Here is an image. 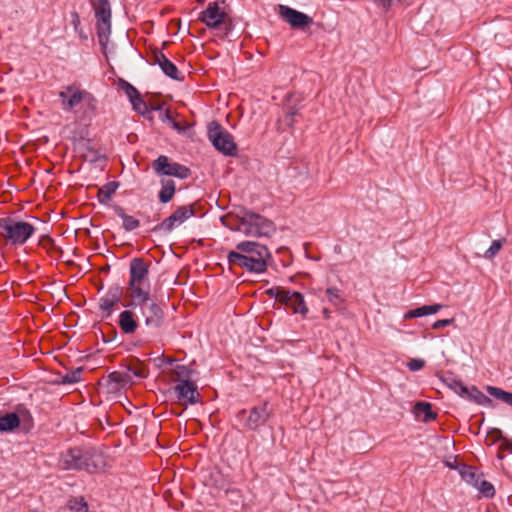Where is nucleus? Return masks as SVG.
Returning <instances> with one entry per match:
<instances>
[{"label":"nucleus","mask_w":512,"mask_h":512,"mask_svg":"<svg viewBox=\"0 0 512 512\" xmlns=\"http://www.w3.org/2000/svg\"><path fill=\"white\" fill-rule=\"evenodd\" d=\"M270 252L265 245L254 241H242L237 244L235 251L227 255L230 266L246 269L253 273H262L267 269Z\"/></svg>","instance_id":"f257e3e1"},{"label":"nucleus","mask_w":512,"mask_h":512,"mask_svg":"<svg viewBox=\"0 0 512 512\" xmlns=\"http://www.w3.org/2000/svg\"><path fill=\"white\" fill-rule=\"evenodd\" d=\"M58 465L62 470H84L92 474L104 468L105 460L93 449L76 447L63 452Z\"/></svg>","instance_id":"f03ea898"},{"label":"nucleus","mask_w":512,"mask_h":512,"mask_svg":"<svg viewBox=\"0 0 512 512\" xmlns=\"http://www.w3.org/2000/svg\"><path fill=\"white\" fill-rule=\"evenodd\" d=\"M237 223L232 230L239 231L251 237H269L275 231L272 221L248 210H242L236 215Z\"/></svg>","instance_id":"7ed1b4c3"},{"label":"nucleus","mask_w":512,"mask_h":512,"mask_svg":"<svg viewBox=\"0 0 512 512\" xmlns=\"http://www.w3.org/2000/svg\"><path fill=\"white\" fill-rule=\"evenodd\" d=\"M35 231L36 228L31 223L10 217L0 218V240L5 245H24Z\"/></svg>","instance_id":"20e7f679"},{"label":"nucleus","mask_w":512,"mask_h":512,"mask_svg":"<svg viewBox=\"0 0 512 512\" xmlns=\"http://www.w3.org/2000/svg\"><path fill=\"white\" fill-rule=\"evenodd\" d=\"M199 20L208 28L218 29L222 37H226L232 29V21L229 15L216 1L208 3L207 7L201 12Z\"/></svg>","instance_id":"39448f33"},{"label":"nucleus","mask_w":512,"mask_h":512,"mask_svg":"<svg viewBox=\"0 0 512 512\" xmlns=\"http://www.w3.org/2000/svg\"><path fill=\"white\" fill-rule=\"evenodd\" d=\"M58 95L62 109L67 112H75L83 102L88 104L95 102L93 95L76 83L63 86Z\"/></svg>","instance_id":"423d86ee"},{"label":"nucleus","mask_w":512,"mask_h":512,"mask_svg":"<svg viewBox=\"0 0 512 512\" xmlns=\"http://www.w3.org/2000/svg\"><path fill=\"white\" fill-rule=\"evenodd\" d=\"M208 138L216 150L227 156H234L237 146L233 136L225 130L218 122L212 121L208 125Z\"/></svg>","instance_id":"0eeeda50"},{"label":"nucleus","mask_w":512,"mask_h":512,"mask_svg":"<svg viewBox=\"0 0 512 512\" xmlns=\"http://www.w3.org/2000/svg\"><path fill=\"white\" fill-rule=\"evenodd\" d=\"M97 19V34L100 44L108 40L111 29V10L108 0H98L93 3Z\"/></svg>","instance_id":"6e6552de"},{"label":"nucleus","mask_w":512,"mask_h":512,"mask_svg":"<svg viewBox=\"0 0 512 512\" xmlns=\"http://www.w3.org/2000/svg\"><path fill=\"white\" fill-rule=\"evenodd\" d=\"M152 167L159 175L174 176L180 179H185L190 175L188 167L176 162H170L169 158L165 155H161L154 160Z\"/></svg>","instance_id":"1a4fd4ad"},{"label":"nucleus","mask_w":512,"mask_h":512,"mask_svg":"<svg viewBox=\"0 0 512 512\" xmlns=\"http://www.w3.org/2000/svg\"><path fill=\"white\" fill-rule=\"evenodd\" d=\"M145 326L150 330L160 328L164 322V311L154 300L139 306Z\"/></svg>","instance_id":"9d476101"},{"label":"nucleus","mask_w":512,"mask_h":512,"mask_svg":"<svg viewBox=\"0 0 512 512\" xmlns=\"http://www.w3.org/2000/svg\"><path fill=\"white\" fill-rule=\"evenodd\" d=\"M195 215V204L178 207L169 217L165 218L157 229L164 232H171L176 226L184 223Z\"/></svg>","instance_id":"9b49d317"},{"label":"nucleus","mask_w":512,"mask_h":512,"mask_svg":"<svg viewBox=\"0 0 512 512\" xmlns=\"http://www.w3.org/2000/svg\"><path fill=\"white\" fill-rule=\"evenodd\" d=\"M276 300L286 307H289L293 313L305 316L308 313V307L305 303L304 297L301 293L291 290L286 292H278Z\"/></svg>","instance_id":"f8f14e48"},{"label":"nucleus","mask_w":512,"mask_h":512,"mask_svg":"<svg viewBox=\"0 0 512 512\" xmlns=\"http://www.w3.org/2000/svg\"><path fill=\"white\" fill-rule=\"evenodd\" d=\"M279 15L292 28L303 29L313 23L312 17L286 5H279Z\"/></svg>","instance_id":"ddd939ff"},{"label":"nucleus","mask_w":512,"mask_h":512,"mask_svg":"<svg viewBox=\"0 0 512 512\" xmlns=\"http://www.w3.org/2000/svg\"><path fill=\"white\" fill-rule=\"evenodd\" d=\"M173 391L179 403L194 405L199 402L200 394L193 380L182 384H175Z\"/></svg>","instance_id":"4468645a"},{"label":"nucleus","mask_w":512,"mask_h":512,"mask_svg":"<svg viewBox=\"0 0 512 512\" xmlns=\"http://www.w3.org/2000/svg\"><path fill=\"white\" fill-rule=\"evenodd\" d=\"M150 264L143 258H134L130 262L129 266V282L128 284H145L149 283Z\"/></svg>","instance_id":"2eb2a0df"},{"label":"nucleus","mask_w":512,"mask_h":512,"mask_svg":"<svg viewBox=\"0 0 512 512\" xmlns=\"http://www.w3.org/2000/svg\"><path fill=\"white\" fill-rule=\"evenodd\" d=\"M271 414L272 411L269 408V403L263 402L261 405L255 406L250 410L245 426L250 430H257L268 421Z\"/></svg>","instance_id":"dca6fc26"},{"label":"nucleus","mask_w":512,"mask_h":512,"mask_svg":"<svg viewBox=\"0 0 512 512\" xmlns=\"http://www.w3.org/2000/svg\"><path fill=\"white\" fill-rule=\"evenodd\" d=\"M151 63L157 64L163 71L165 75L168 77L174 79V80H182L183 77L181 73L179 72L178 68L174 63H172L165 55L164 53L159 50L155 49L151 54Z\"/></svg>","instance_id":"f3484780"},{"label":"nucleus","mask_w":512,"mask_h":512,"mask_svg":"<svg viewBox=\"0 0 512 512\" xmlns=\"http://www.w3.org/2000/svg\"><path fill=\"white\" fill-rule=\"evenodd\" d=\"M127 296L130 299V306H140L144 303L150 302V283L145 284H128L126 290Z\"/></svg>","instance_id":"a211bd4d"},{"label":"nucleus","mask_w":512,"mask_h":512,"mask_svg":"<svg viewBox=\"0 0 512 512\" xmlns=\"http://www.w3.org/2000/svg\"><path fill=\"white\" fill-rule=\"evenodd\" d=\"M118 325L124 334L135 333L139 326L135 313L131 310H124L120 313Z\"/></svg>","instance_id":"6ab92c4d"},{"label":"nucleus","mask_w":512,"mask_h":512,"mask_svg":"<svg viewBox=\"0 0 512 512\" xmlns=\"http://www.w3.org/2000/svg\"><path fill=\"white\" fill-rule=\"evenodd\" d=\"M193 370L185 365L177 364L170 372V379L176 384L192 381Z\"/></svg>","instance_id":"aec40b11"},{"label":"nucleus","mask_w":512,"mask_h":512,"mask_svg":"<svg viewBox=\"0 0 512 512\" xmlns=\"http://www.w3.org/2000/svg\"><path fill=\"white\" fill-rule=\"evenodd\" d=\"M120 295L121 289L119 287L111 289L105 297L100 299V309L110 315L111 309L120 301Z\"/></svg>","instance_id":"412c9836"},{"label":"nucleus","mask_w":512,"mask_h":512,"mask_svg":"<svg viewBox=\"0 0 512 512\" xmlns=\"http://www.w3.org/2000/svg\"><path fill=\"white\" fill-rule=\"evenodd\" d=\"M442 307L443 306L441 304L424 305V306H421L416 309L408 311L404 315V319L407 320V319L422 317V316H426V315H430V314H435L438 311H440Z\"/></svg>","instance_id":"4be33fe9"},{"label":"nucleus","mask_w":512,"mask_h":512,"mask_svg":"<svg viewBox=\"0 0 512 512\" xmlns=\"http://www.w3.org/2000/svg\"><path fill=\"white\" fill-rule=\"evenodd\" d=\"M176 190L175 182L171 179L161 180V190L159 192V201L161 203H168L174 197Z\"/></svg>","instance_id":"5701e85b"},{"label":"nucleus","mask_w":512,"mask_h":512,"mask_svg":"<svg viewBox=\"0 0 512 512\" xmlns=\"http://www.w3.org/2000/svg\"><path fill=\"white\" fill-rule=\"evenodd\" d=\"M20 425V418L16 413H7L0 416V432H11Z\"/></svg>","instance_id":"b1692460"},{"label":"nucleus","mask_w":512,"mask_h":512,"mask_svg":"<svg viewBox=\"0 0 512 512\" xmlns=\"http://www.w3.org/2000/svg\"><path fill=\"white\" fill-rule=\"evenodd\" d=\"M118 186V183L115 181H111L103 185L97 193L98 201L101 204L106 205L110 201L112 196L115 194Z\"/></svg>","instance_id":"393cba45"},{"label":"nucleus","mask_w":512,"mask_h":512,"mask_svg":"<svg viewBox=\"0 0 512 512\" xmlns=\"http://www.w3.org/2000/svg\"><path fill=\"white\" fill-rule=\"evenodd\" d=\"M115 213L123 220V228L126 231H133L140 226V221L125 213L120 206L115 207Z\"/></svg>","instance_id":"a878e982"},{"label":"nucleus","mask_w":512,"mask_h":512,"mask_svg":"<svg viewBox=\"0 0 512 512\" xmlns=\"http://www.w3.org/2000/svg\"><path fill=\"white\" fill-rule=\"evenodd\" d=\"M415 413L420 416L424 415V421L428 422L436 418V413L432 411V406L427 402H417L414 406Z\"/></svg>","instance_id":"bb28decb"},{"label":"nucleus","mask_w":512,"mask_h":512,"mask_svg":"<svg viewBox=\"0 0 512 512\" xmlns=\"http://www.w3.org/2000/svg\"><path fill=\"white\" fill-rule=\"evenodd\" d=\"M486 391L489 395L495 397L498 400L506 403L507 405L512 407V393L502 390L501 388L494 386H487Z\"/></svg>","instance_id":"cd10ccee"},{"label":"nucleus","mask_w":512,"mask_h":512,"mask_svg":"<svg viewBox=\"0 0 512 512\" xmlns=\"http://www.w3.org/2000/svg\"><path fill=\"white\" fill-rule=\"evenodd\" d=\"M327 300L334 306H340L344 303L342 292L337 287H329L325 291Z\"/></svg>","instance_id":"c85d7f7f"},{"label":"nucleus","mask_w":512,"mask_h":512,"mask_svg":"<svg viewBox=\"0 0 512 512\" xmlns=\"http://www.w3.org/2000/svg\"><path fill=\"white\" fill-rule=\"evenodd\" d=\"M462 478L472 484L473 486H478V482L480 476L476 473V469L472 466H463L460 471Z\"/></svg>","instance_id":"c756f323"},{"label":"nucleus","mask_w":512,"mask_h":512,"mask_svg":"<svg viewBox=\"0 0 512 512\" xmlns=\"http://www.w3.org/2000/svg\"><path fill=\"white\" fill-rule=\"evenodd\" d=\"M465 398L475 401L478 404H485L490 402V399L485 396L478 388L472 386L468 388V393H466Z\"/></svg>","instance_id":"7c9ffc66"},{"label":"nucleus","mask_w":512,"mask_h":512,"mask_svg":"<svg viewBox=\"0 0 512 512\" xmlns=\"http://www.w3.org/2000/svg\"><path fill=\"white\" fill-rule=\"evenodd\" d=\"M507 242L506 238L494 240L490 247L485 251L484 258L493 259L501 250L503 245Z\"/></svg>","instance_id":"2f4dec72"},{"label":"nucleus","mask_w":512,"mask_h":512,"mask_svg":"<svg viewBox=\"0 0 512 512\" xmlns=\"http://www.w3.org/2000/svg\"><path fill=\"white\" fill-rule=\"evenodd\" d=\"M82 368H77L73 371L61 376V384H74L81 380Z\"/></svg>","instance_id":"473e14b6"},{"label":"nucleus","mask_w":512,"mask_h":512,"mask_svg":"<svg viewBox=\"0 0 512 512\" xmlns=\"http://www.w3.org/2000/svg\"><path fill=\"white\" fill-rule=\"evenodd\" d=\"M475 487L479 490V492L484 497L492 498L495 495L494 486L486 480H483L480 478L479 482H478V486H475Z\"/></svg>","instance_id":"72a5a7b5"},{"label":"nucleus","mask_w":512,"mask_h":512,"mask_svg":"<svg viewBox=\"0 0 512 512\" xmlns=\"http://www.w3.org/2000/svg\"><path fill=\"white\" fill-rule=\"evenodd\" d=\"M163 122H167L171 125V127L176 130L178 133H182L185 131L186 127L182 125L180 122L176 121L169 110H166L162 117Z\"/></svg>","instance_id":"f704fd0d"},{"label":"nucleus","mask_w":512,"mask_h":512,"mask_svg":"<svg viewBox=\"0 0 512 512\" xmlns=\"http://www.w3.org/2000/svg\"><path fill=\"white\" fill-rule=\"evenodd\" d=\"M448 385L455 393L461 397L466 396V393H468V387L465 386L460 380L452 379Z\"/></svg>","instance_id":"c9c22d12"},{"label":"nucleus","mask_w":512,"mask_h":512,"mask_svg":"<svg viewBox=\"0 0 512 512\" xmlns=\"http://www.w3.org/2000/svg\"><path fill=\"white\" fill-rule=\"evenodd\" d=\"M502 432L500 429L494 428L491 431L488 432L485 442L487 445L491 446L494 445L499 440H502Z\"/></svg>","instance_id":"e433bc0d"},{"label":"nucleus","mask_w":512,"mask_h":512,"mask_svg":"<svg viewBox=\"0 0 512 512\" xmlns=\"http://www.w3.org/2000/svg\"><path fill=\"white\" fill-rule=\"evenodd\" d=\"M505 453H512V441L506 438L502 439V443L499 446L497 457L499 459H503L505 457Z\"/></svg>","instance_id":"4c0bfd02"},{"label":"nucleus","mask_w":512,"mask_h":512,"mask_svg":"<svg viewBox=\"0 0 512 512\" xmlns=\"http://www.w3.org/2000/svg\"><path fill=\"white\" fill-rule=\"evenodd\" d=\"M131 103L133 105L134 110L142 115H144L148 111V106L141 97V95L136 99H132Z\"/></svg>","instance_id":"58836bf2"},{"label":"nucleus","mask_w":512,"mask_h":512,"mask_svg":"<svg viewBox=\"0 0 512 512\" xmlns=\"http://www.w3.org/2000/svg\"><path fill=\"white\" fill-rule=\"evenodd\" d=\"M122 88H123L125 94L128 96L130 102L132 101V99H136L137 97L140 96L139 91L128 82L124 81L122 84Z\"/></svg>","instance_id":"ea45409f"},{"label":"nucleus","mask_w":512,"mask_h":512,"mask_svg":"<svg viewBox=\"0 0 512 512\" xmlns=\"http://www.w3.org/2000/svg\"><path fill=\"white\" fill-rule=\"evenodd\" d=\"M129 375L127 373H122V372H118V371H114L112 373H110L109 375V379L112 381V382H115L117 384H126L128 379H129Z\"/></svg>","instance_id":"a19ab883"},{"label":"nucleus","mask_w":512,"mask_h":512,"mask_svg":"<svg viewBox=\"0 0 512 512\" xmlns=\"http://www.w3.org/2000/svg\"><path fill=\"white\" fill-rule=\"evenodd\" d=\"M70 508L74 512H88V505L83 498L72 501Z\"/></svg>","instance_id":"79ce46f5"},{"label":"nucleus","mask_w":512,"mask_h":512,"mask_svg":"<svg viewBox=\"0 0 512 512\" xmlns=\"http://www.w3.org/2000/svg\"><path fill=\"white\" fill-rule=\"evenodd\" d=\"M425 365V361L422 359H412L408 362L407 366L411 371H418Z\"/></svg>","instance_id":"37998d69"},{"label":"nucleus","mask_w":512,"mask_h":512,"mask_svg":"<svg viewBox=\"0 0 512 512\" xmlns=\"http://www.w3.org/2000/svg\"><path fill=\"white\" fill-rule=\"evenodd\" d=\"M453 322H454V319H441V320H437L432 325V328L433 329H439V328L448 326V325L452 324Z\"/></svg>","instance_id":"c03bdc74"},{"label":"nucleus","mask_w":512,"mask_h":512,"mask_svg":"<svg viewBox=\"0 0 512 512\" xmlns=\"http://www.w3.org/2000/svg\"><path fill=\"white\" fill-rule=\"evenodd\" d=\"M278 292H286V289L280 288V287H274L267 290V294H269L271 297H274L276 299V295Z\"/></svg>","instance_id":"a18cd8bd"},{"label":"nucleus","mask_w":512,"mask_h":512,"mask_svg":"<svg viewBox=\"0 0 512 512\" xmlns=\"http://www.w3.org/2000/svg\"><path fill=\"white\" fill-rule=\"evenodd\" d=\"M296 114V112H290L288 113V115L286 116V120L288 122L289 125H292L293 124V116Z\"/></svg>","instance_id":"49530a36"},{"label":"nucleus","mask_w":512,"mask_h":512,"mask_svg":"<svg viewBox=\"0 0 512 512\" xmlns=\"http://www.w3.org/2000/svg\"><path fill=\"white\" fill-rule=\"evenodd\" d=\"M134 375L141 378L146 377V373L144 372L143 369L135 370Z\"/></svg>","instance_id":"de8ad7c7"}]
</instances>
